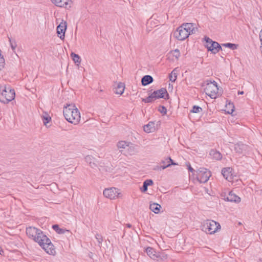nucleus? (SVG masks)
I'll return each mask as SVG.
<instances>
[{"instance_id": "1", "label": "nucleus", "mask_w": 262, "mask_h": 262, "mask_svg": "<svg viewBox=\"0 0 262 262\" xmlns=\"http://www.w3.org/2000/svg\"><path fill=\"white\" fill-rule=\"evenodd\" d=\"M28 236L37 242L40 246L47 253H49V239L41 231L35 228L29 227L26 229Z\"/></svg>"}, {"instance_id": "2", "label": "nucleus", "mask_w": 262, "mask_h": 262, "mask_svg": "<svg viewBox=\"0 0 262 262\" xmlns=\"http://www.w3.org/2000/svg\"><path fill=\"white\" fill-rule=\"evenodd\" d=\"M63 114L65 119L74 125L78 124L80 121V113L75 104L67 103L63 107Z\"/></svg>"}, {"instance_id": "3", "label": "nucleus", "mask_w": 262, "mask_h": 262, "mask_svg": "<svg viewBox=\"0 0 262 262\" xmlns=\"http://www.w3.org/2000/svg\"><path fill=\"white\" fill-rule=\"evenodd\" d=\"M15 93L14 90L9 85H0V101L7 104L14 99Z\"/></svg>"}, {"instance_id": "4", "label": "nucleus", "mask_w": 262, "mask_h": 262, "mask_svg": "<svg viewBox=\"0 0 262 262\" xmlns=\"http://www.w3.org/2000/svg\"><path fill=\"white\" fill-rule=\"evenodd\" d=\"M220 229V224L213 220H206L202 225V230L210 234L215 233Z\"/></svg>"}, {"instance_id": "5", "label": "nucleus", "mask_w": 262, "mask_h": 262, "mask_svg": "<svg viewBox=\"0 0 262 262\" xmlns=\"http://www.w3.org/2000/svg\"><path fill=\"white\" fill-rule=\"evenodd\" d=\"M168 94L166 89L162 88L159 90L154 91L150 96L142 101L145 103H150L158 98L168 99Z\"/></svg>"}, {"instance_id": "6", "label": "nucleus", "mask_w": 262, "mask_h": 262, "mask_svg": "<svg viewBox=\"0 0 262 262\" xmlns=\"http://www.w3.org/2000/svg\"><path fill=\"white\" fill-rule=\"evenodd\" d=\"M204 91L206 94L212 99H215L219 96V88L214 81L207 83Z\"/></svg>"}, {"instance_id": "7", "label": "nucleus", "mask_w": 262, "mask_h": 262, "mask_svg": "<svg viewBox=\"0 0 262 262\" xmlns=\"http://www.w3.org/2000/svg\"><path fill=\"white\" fill-rule=\"evenodd\" d=\"M204 40L205 41V46L207 48L208 51H211L212 53L215 54L222 50V47L218 42L213 41L206 36L205 37Z\"/></svg>"}, {"instance_id": "8", "label": "nucleus", "mask_w": 262, "mask_h": 262, "mask_svg": "<svg viewBox=\"0 0 262 262\" xmlns=\"http://www.w3.org/2000/svg\"><path fill=\"white\" fill-rule=\"evenodd\" d=\"M183 31H185L187 33H195L199 31L197 25L194 23H183L176 29V32L178 33H182Z\"/></svg>"}, {"instance_id": "9", "label": "nucleus", "mask_w": 262, "mask_h": 262, "mask_svg": "<svg viewBox=\"0 0 262 262\" xmlns=\"http://www.w3.org/2000/svg\"><path fill=\"white\" fill-rule=\"evenodd\" d=\"M210 176V171L206 168H200L196 171V179L200 183H205L207 182Z\"/></svg>"}, {"instance_id": "10", "label": "nucleus", "mask_w": 262, "mask_h": 262, "mask_svg": "<svg viewBox=\"0 0 262 262\" xmlns=\"http://www.w3.org/2000/svg\"><path fill=\"white\" fill-rule=\"evenodd\" d=\"M103 193L105 198L111 200H115L122 196L119 190L115 187L105 189Z\"/></svg>"}, {"instance_id": "11", "label": "nucleus", "mask_w": 262, "mask_h": 262, "mask_svg": "<svg viewBox=\"0 0 262 262\" xmlns=\"http://www.w3.org/2000/svg\"><path fill=\"white\" fill-rule=\"evenodd\" d=\"M231 171L232 169L230 167L224 168L222 170L223 177L228 181H232L233 180V177Z\"/></svg>"}, {"instance_id": "12", "label": "nucleus", "mask_w": 262, "mask_h": 262, "mask_svg": "<svg viewBox=\"0 0 262 262\" xmlns=\"http://www.w3.org/2000/svg\"><path fill=\"white\" fill-rule=\"evenodd\" d=\"M85 160L89 165L93 168L97 167V164L96 159L92 156L88 155L85 157Z\"/></svg>"}, {"instance_id": "13", "label": "nucleus", "mask_w": 262, "mask_h": 262, "mask_svg": "<svg viewBox=\"0 0 262 262\" xmlns=\"http://www.w3.org/2000/svg\"><path fill=\"white\" fill-rule=\"evenodd\" d=\"M52 2L56 6L60 7H67L70 0H51Z\"/></svg>"}, {"instance_id": "14", "label": "nucleus", "mask_w": 262, "mask_h": 262, "mask_svg": "<svg viewBox=\"0 0 262 262\" xmlns=\"http://www.w3.org/2000/svg\"><path fill=\"white\" fill-rule=\"evenodd\" d=\"M209 155L213 159L215 160H220L222 158L221 153L215 149H211L209 152Z\"/></svg>"}, {"instance_id": "15", "label": "nucleus", "mask_w": 262, "mask_h": 262, "mask_svg": "<svg viewBox=\"0 0 262 262\" xmlns=\"http://www.w3.org/2000/svg\"><path fill=\"white\" fill-rule=\"evenodd\" d=\"M125 85L123 83L119 82L117 83L116 86L115 88L114 92L117 94L121 95L124 92Z\"/></svg>"}, {"instance_id": "16", "label": "nucleus", "mask_w": 262, "mask_h": 262, "mask_svg": "<svg viewBox=\"0 0 262 262\" xmlns=\"http://www.w3.org/2000/svg\"><path fill=\"white\" fill-rule=\"evenodd\" d=\"M226 200L229 202L238 203L241 201V198L232 192H230L227 196Z\"/></svg>"}, {"instance_id": "17", "label": "nucleus", "mask_w": 262, "mask_h": 262, "mask_svg": "<svg viewBox=\"0 0 262 262\" xmlns=\"http://www.w3.org/2000/svg\"><path fill=\"white\" fill-rule=\"evenodd\" d=\"M146 252L147 255L153 259H158V254L155 251L154 249L151 247H148L146 249Z\"/></svg>"}, {"instance_id": "18", "label": "nucleus", "mask_w": 262, "mask_h": 262, "mask_svg": "<svg viewBox=\"0 0 262 262\" xmlns=\"http://www.w3.org/2000/svg\"><path fill=\"white\" fill-rule=\"evenodd\" d=\"M163 165H161V168L162 169H164L167 167L170 166L171 165H177L176 163H174L172 160L170 158H168L164 161H162L161 162Z\"/></svg>"}, {"instance_id": "19", "label": "nucleus", "mask_w": 262, "mask_h": 262, "mask_svg": "<svg viewBox=\"0 0 262 262\" xmlns=\"http://www.w3.org/2000/svg\"><path fill=\"white\" fill-rule=\"evenodd\" d=\"M67 27V22L63 20L57 27L56 33H65Z\"/></svg>"}, {"instance_id": "20", "label": "nucleus", "mask_w": 262, "mask_h": 262, "mask_svg": "<svg viewBox=\"0 0 262 262\" xmlns=\"http://www.w3.org/2000/svg\"><path fill=\"white\" fill-rule=\"evenodd\" d=\"M155 129V123L152 122H149L144 126V130L147 133H152L154 132Z\"/></svg>"}, {"instance_id": "21", "label": "nucleus", "mask_w": 262, "mask_h": 262, "mask_svg": "<svg viewBox=\"0 0 262 262\" xmlns=\"http://www.w3.org/2000/svg\"><path fill=\"white\" fill-rule=\"evenodd\" d=\"M127 152L129 155H133L138 152L137 146L130 143L127 147Z\"/></svg>"}, {"instance_id": "22", "label": "nucleus", "mask_w": 262, "mask_h": 262, "mask_svg": "<svg viewBox=\"0 0 262 262\" xmlns=\"http://www.w3.org/2000/svg\"><path fill=\"white\" fill-rule=\"evenodd\" d=\"M153 81V78L150 75H145L141 79L142 84L146 85L151 83Z\"/></svg>"}, {"instance_id": "23", "label": "nucleus", "mask_w": 262, "mask_h": 262, "mask_svg": "<svg viewBox=\"0 0 262 262\" xmlns=\"http://www.w3.org/2000/svg\"><path fill=\"white\" fill-rule=\"evenodd\" d=\"M70 56L75 64L78 66L80 64L81 61L80 57L78 54H75L74 52H72Z\"/></svg>"}, {"instance_id": "24", "label": "nucleus", "mask_w": 262, "mask_h": 262, "mask_svg": "<svg viewBox=\"0 0 262 262\" xmlns=\"http://www.w3.org/2000/svg\"><path fill=\"white\" fill-rule=\"evenodd\" d=\"M161 206L157 203H153L150 205L149 208L155 213H158L160 212Z\"/></svg>"}, {"instance_id": "25", "label": "nucleus", "mask_w": 262, "mask_h": 262, "mask_svg": "<svg viewBox=\"0 0 262 262\" xmlns=\"http://www.w3.org/2000/svg\"><path fill=\"white\" fill-rule=\"evenodd\" d=\"M52 228L54 230L56 231V232L59 234H64L66 231H68V230H66L63 228H60L58 225H54L52 226Z\"/></svg>"}, {"instance_id": "26", "label": "nucleus", "mask_w": 262, "mask_h": 262, "mask_svg": "<svg viewBox=\"0 0 262 262\" xmlns=\"http://www.w3.org/2000/svg\"><path fill=\"white\" fill-rule=\"evenodd\" d=\"M174 37L179 40H184L189 37L190 34H173Z\"/></svg>"}, {"instance_id": "27", "label": "nucleus", "mask_w": 262, "mask_h": 262, "mask_svg": "<svg viewBox=\"0 0 262 262\" xmlns=\"http://www.w3.org/2000/svg\"><path fill=\"white\" fill-rule=\"evenodd\" d=\"M169 56L172 55L173 57L175 58L176 60H178L180 56V52L179 49H175L174 50L170 51L168 53Z\"/></svg>"}, {"instance_id": "28", "label": "nucleus", "mask_w": 262, "mask_h": 262, "mask_svg": "<svg viewBox=\"0 0 262 262\" xmlns=\"http://www.w3.org/2000/svg\"><path fill=\"white\" fill-rule=\"evenodd\" d=\"M177 78V70L174 69L169 75V80L171 82H174Z\"/></svg>"}, {"instance_id": "29", "label": "nucleus", "mask_w": 262, "mask_h": 262, "mask_svg": "<svg viewBox=\"0 0 262 262\" xmlns=\"http://www.w3.org/2000/svg\"><path fill=\"white\" fill-rule=\"evenodd\" d=\"M222 46L226 47V48H229L233 50L236 49L237 47V45L234 44V43H222Z\"/></svg>"}, {"instance_id": "30", "label": "nucleus", "mask_w": 262, "mask_h": 262, "mask_svg": "<svg viewBox=\"0 0 262 262\" xmlns=\"http://www.w3.org/2000/svg\"><path fill=\"white\" fill-rule=\"evenodd\" d=\"M129 143H130L126 142L124 141H121L117 143V146L119 148H125L126 147L127 148Z\"/></svg>"}, {"instance_id": "31", "label": "nucleus", "mask_w": 262, "mask_h": 262, "mask_svg": "<svg viewBox=\"0 0 262 262\" xmlns=\"http://www.w3.org/2000/svg\"><path fill=\"white\" fill-rule=\"evenodd\" d=\"M42 119L45 125L47 126V123L49 122V116L47 113L43 112L42 115Z\"/></svg>"}, {"instance_id": "32", "label": "nucleus", "mask_w": 262, "mask_h": 262, "mask_svg": "<svg viewBox=\"0 0 262 262\" xmlns=\"http://www.w3.org/2000/svg\"><path fill=\"white\" fill-rule=\"evenodd\" d=\"M95 238L97 239L99 247H101L102 245V243L103 242V237L101 234H96L95 235Z\"/></svg>"}, {"instance_id": "33", "label": "nucleus", "mask_w": 262, "mask_h": 262, "mask_svg": "<svg viewBox=\"0 0 262 262\" xmlns=\"http://www.w3.org/2000/svg\"><path fill=\"white\" fill-rule=\"evenodd\" d=\"M9 42H10V44L11 47V48L14 51L17 47V44L14 39H13L12 38H11L9 37Z\"/></svg>"}, {"instance_id": "34", "label": "nucleus", "mask_w": 262, "mask_h": 262, "mask_svg": "<svg viewBox=\"0 0 262 262\" xmlns=\"http://www.w3.org/2000/svg\"><path fill=\"white\" fill-rule=\"evenodd\" d=\"M202 110V108L201 107H199L198 106L194 105L193 106L192 110L191 111V112L193 113H198L201 112Z\"/></svg>"}, {"instance_id": "35", "label": "nucleus", "mask_w": 262, "mask_h": 262, "mask_svg": "<svg viewBox=\"0 0 262 262\" xmlns=\"http://www.w3.org/2000/svg\"><path fill=\"white\" fill-rule=\"evenodd\" d=\"M158 254V259L157 260H159V259L161 260H165L167 258V254L164 253H157Z\"/></svg>"}, {"instance_id": "36", "label": "nucleus", "mask_w": 262, "mask_h": 262, "mask_svg": "<svg viewBox=\"0 0 262 262\" xmlns=\"http://www.w3.org/2000/svg\"><path fill=\"white\" fill-rule=\"evenodd\" d=\"M73 145L71 144L65 145L64 149L66 152H70V150L73 149Z\"/></svg>"}, {"instance_id": "37", "label": "nucleus", "mask_w": 262, "mask_h": 262, "mask_svg": "<svg viewBox=\"0 0 262 262\" xmlns=\"http://www.w3.org/2000/svg\"><path fill=\"white\" fill-rule=\"evenodd\" d=\"M54 247V245L50 242V255H55L56 254V251Z\"/></svg>"}, {"instance_id": "38", "label": "nucleus", "mask_w": 262, "mask_h": 262, "mask_svg": "<svg viewBox=\"0 0 262 262\" xmlns=\"http://www.w3.org/2000/svg\"><path fill=\"white\" fill-rule=\"evenodd\" d=\"M143 184L148 187V186H151L153 184V181L150 179H147L144 182Z\"/></svg>"}, {"instance_id": "39", "label": "nucleus", "mask_w": 262, "mask_h": 262, "mask_svg": "<svg viewBox=\"0 0 262 262\" xmlns=\"http://www.w3.org/2000/svg\"><path fill=\"white\" fill-rule=\"evenodd\" d=\"M159 111L161 113L163 114V115L166 114L167 112V110L166 107L164 106L160 107Z\"/></svg>"}, {"instance_id": "40", "label": "nucleus", "mask_w": 262, "mask_h": 262, "mask_svg": "<svg viewBox=\"0 0 262 262\" xmlns=\"http://www.w3.org/2000/svg\"><path fill=\"white\" fill-rule=\"evenodd\" d=\"M147 187L146 185L143 184L142 188H141V191L143 192H146L147 190Z\"/></svg>"}, {"instance_id": "41", "label": "nucleus", "mask_w": 262, "mask_h": 262, "mask_svg": "<svg viewBox=\"0 0 262 262\" xmlns=\"http://www.w3.org/2000/svg\"><path fill=\"white\" fill-rule=\"evenodd\" d=\"M57 37H59L61 40H63L65 37V34H57Z\"/></svg>"}, {"instance_id": "42", "label": "nucleus", "mask_w": 262, "mask_h": 262, "mask_svg": "<svg viewBox=\"0 0 262 262\" xmlns=\"http://www.w3.org/2000/svg\"><path fill=\"white\" fill-rule=\"evenodd\" d=\"M66 171L67 172V173H73L74 172V170H71L70 168H67L66 169Z\"/></svg>"}, {"instance_id": "43", "label": "nucleus", "mask_w": 262, "mask_h": 262, "mask_svg": "<svg viewBox=\"0 0 262 262\" xmlns=\"http://www.w3.org/2000/svg\"><path fill=\"white\" fill-rule=\"evenodd\" d=\"M188 166V170H189V171H190L191 172H193L194 171V169L191 167L190 164H189Z\"/></svg>"}, {"instance_id": "44", "label": "nucleus", "mask_w": 262, "mask_h": 262, "mask_svg": "<svg viewBox=\"0 0 262 262\" xmlns=\"http://www.w3.org/2000/svg\"><path fill=\"white\" fill-rule=\"evenodd\" d=\"M4 253V250L2 249L1 247L0 246V254L3 255Z\"/></svg>"}, {"instance_id": "45", "label": "nucleus", "mask_w": 262, "mask_h": 262, "mask_svg": "<svg viewBox=\"0 0 262 262\" xmlns=\"http://www.w3.org/2000/svg\"><path fill=\"white\" fill-rule=\"evenodd\" d=\"M259 39L260 40V46H262V34H259Z\"/></svg>"}, {"instance_id": "46", "label": "nucleus", "mask_w": 262, "mask_h": 262, "mask_svg": "<svg viewBox=\"0 0 262 262\" xmlns=\"http://www.w3.org/2000/svg\"><path fill=\"white\" fill-rule=\"evenodd\" d=\"M238 147H239V145H236V146L235 147V149L237 151V152H241V151H240L239 150H238L237 149V148H238Z\"/></svg>"}, {"instance_id": "47", "label": "nucleus", "mask_w": 262, "mask_h": 262, "mask_svg": "<svg viewBox=\"0 0 262 262\" xmlns=\"http://www.w3.org/2000/svg\"><path fill=\"white\" fill-rule=\"evenodd\" d=\"M126 226L127 227V228H131L132 227V225L130 224H127Z\"/></svg>"}, {"instance_id": "48", "label": "nucleus", "mask_w": 262, "mask_h": 262, "mask_svg": "<svg viewBox=\"0 0 262 262\" xmlns=\"http://www.w3.org/2000/svg\"><path fill=\"white\" fill-rule=\"evenodd\" d=\"M244 94V92L243 91H238V95H243Z\"/></svg>"}, {"instance_id": "49", "label": "nucleus", "mask_w": 262, "mask_h": 262, "mask_svg": "<svg viewBox=\"0 0 262 262\" xmlns=\"http://www.w3.org/2000/svg\"><path fill=\"white\" fill-rule=\"evenodd\" d=\"M55 185H56V184L54 183L50 184V186H55Z\"/></svg>"}, {"instance_id": "50", "label": "nucleus", "mask_w": 262, "mask_h": 262, "mask_svg": "<svg viewBox=\"0 0 262 262\" xmlns=\"http://www.w3.org/2000/svg\"><path fill=\"white\" fill-rule=\"evenodd\" d=\"M233 111H234V110H233V109H232V110H231V113H230L229 112H228V113H232V112H233Z\"/></svg>"}, {"instance_id": "51", "label": "nucleus", "mask_w": 262, "mask_h": 262, "mask_svg": "<svg viewBox=\"0 0 262 262\" xmlns=\"http://www.w3.org/2000/svg\"><path fill=\"white\" fill-rule=\"evenodd\" d=\"M260 33H262V29H261Z\"/></svg>"}, {"instance_id": "52", "label": "nucleus", "mask_w": 262, "mask_h": 262, "mask_svg": "<svg viewBox=\"0 0 262 262\" xmlns=\"http://www.w3.org/2000/svg\"><path fill=\"white\" fill-rule=\"evenodd\" d=\"M244 145H242V147H244Z\"/></svg>"}]
</instances>
